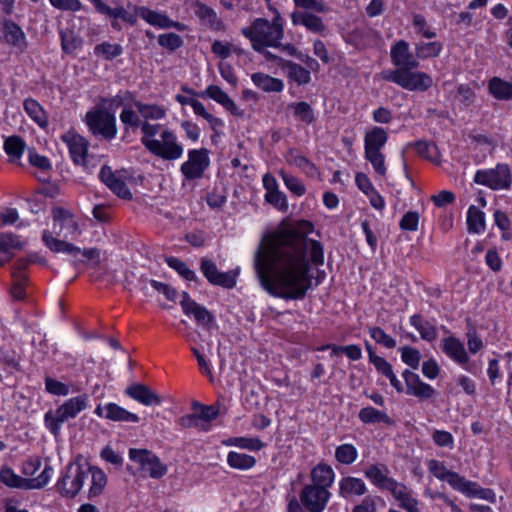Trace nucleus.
<instances>
[{"label": "nucleus", "instance_id": "obj_1", "mask_svg": "<svg viewBox=\"0 0 512 512\" xmlns=\"http://www.w3.org/2000/svg\"><path fill=\"white\" fill-rule=\"evenodd\" d=\"M298 228L278 230L267 244H261L254 255V268L261 286L272 296L303 299L311 288L310 262L324 263V250L317 240L308 239L313 224L301 221Z\"/></svg>", "mask_w": 512, "mask_h": 512}, {"label": "nucleus", "instance_id": "obj_2", "mask_svg": "<svg viewBox=\"0 0 512 512\" xmlns=\"http://www.w3.org/2000/svg\"><path fill=\"white\" fill-rule=\"evenodd\" d=\"M391 61L394 70L382 71V79L393 82L408 91H427L433 85L432 77L422 71H413L419 67L418 57L409 50V44L400 40L391 48Z\"/></svg>", "mask_w": 512, "mask_h": 512}, {"label": "nucleus", "instance_id": "obj_3", "mask_svg": "<svg viewBox=\"0 0 512 512\" xmlns=\"http://www.w3.org/2000/svg\"><path fill=\"white\" fill-rule=\"evenodd\" d=\"M88 478L90 479L88 498L100 496L107 485V476L102 469L91 465L69 464L65 474L57 482V489L62 496L73 498L80 492Z\"/></svg>", "mask_w": 512, "mask_h": 512}, {"label": "nucleus", "instance_id": "obj_4", "mask_svg": "<svg viewBox=\"0 0 512 512\" xmlns=\"http://www.w3.org/2000/svg\"><path fill=\"white\" fill-rule=\"evenodd\" d=\"M242 34L250 40L252 48L263 52L266 47H279L284 37V20L275 10L272 21L265 18H256L249 26L241 30Z\"/></svg>", "mask_w": 512, "mask_h": 512}, {"label": "nucleus", "instance_id": "obj_5", "mask_svg": "<svg viewBox=\"0 0 512 512\" xmlns=\"http://www.w3.org/2000/svg\"><path fill=\"white\" fill-rule=\"evenodd\" d=\"M88 406V396L78 395L65 401L55 412L49 411L45 414V425L49 431L57 436L60 432V425L69 419L75 418Z\"/></svg>", "mask_w": 512, "mask_h": 512}, {"label": "nucleus", "instance_id": "obj_6", "mask_svg": "<svg viewBox=\"0 0 512 512\" xmlns=\"http://www.w3.org/2000/svg\"><path fill=\"white\" fill-rule=\"evenodd\" d=\"M42 240L45 245L55 253H65L74 258L73 264L76 266L80 263H84L83 260L78 259V255H82L89 261H92L95 266L100 264L101 252L97 248L81 249L72 243L60 240L52 236L51 232L45 230L42 235Z\"/></svg>", "mask_w": 512, "mask_h": 512}, {"label": "nucleus", "instance_id": "obj_7", "mask_svg": "<svg viewBox=\"0 0 512 512\" xmlns=\"http://www.w3.org/2000/svg\"><path fill=\"white\" fill-rule=\"evenodd\" d=\"M85 123L93 135L101 136L105 140L110 141L117 135L116 118L113 113L105 109L88 111L85 115Z\"/></svg>", "mask_w": 512, "mask_h": 512}, {"label": "nucleus", "instance_id": "obj_8", "mask_svg": "<svg viewBox=\"0 0 512 512\" xmlns=\"http://www.w3.org/2000/svg\"><path fill=\"white\" fill-rule=\"evenodd\" d=\"M146 149L151 154L168 161L181 158L184 152L183 145L178 141L176 134L169 129L163 130L156 141H149Z\"/></svg>", "mask_w": 512, "mask_h": 512}, {"label": "nucleus", "instance_id": "obj_9", "mask_svg": "<svg viewBox=\"0 0 512 512\" xmlns=\"http://www.w3.org/2000/svg\"><path fill=\"white\" fill-rule=\"evenodd\" d=\"M474 181L492 190H507L512 184L510 167L507 164H497L492 169L478 170Z\"/></svg>", "mask_w": 512, "mask_h": 512}, {"label": "nucleus", "instance_id": "obj_10", "mask_svg": "<svg viewBox=\"0 0 512 512\" xmlns=\"http://www.w3.org/2000/svg\"><path fill=\"white\" fill-rule=\"evenodd\" d=\"M129 458L139 466L144 475L159 479L167 473V466L161 462L158 456L147 449L132 448L129 450Z\"/></svg>", "mask_w": 512, "mask_h": 512}, {"label": "nucleus", "instance_id": "obj_11", "mask_svg": "<svg viewBox=\"0 0 512 512\" xmlns=\"http://www.w3.org/2000/svg\"><path fill=\"white\" fill-rule=\"evenodd\" d=\"M209 164V151L206 148L193 149L188 152V159L182 163L180 170L186 180H195L203 176Z\"/></svg>", "mask_w": 512, "mask_h": 512}, {"label": "nucleus", "instance_id": "obj_12", "mask_svg": "<svg viewBox=\"0 0 512 512\" xmlns=\"http://www.w3.org/2000/svg\"><path fill=\"white\" fill-rule=\"evenodd\" d=\"M330 498L331 492L329 490L306 484L300 491L298 501L304 508L311 512H323Z\"/></svg>", "mask_w": 512, "mask_h": 512}, {"label": "nucleus", "instance_id": "obj_13", "mask_svg": "<svg viewBox=\"0 0 512 512\" xmlns=\"http://www.w3.org/2000/svg\"><path fill=\"white\" fill-rule=\"evenodd\" d=\"M54 221V232L63 237L64 239H75L80 235L78 223L74 219L73 214L61 207H56L52 210Z\"/></svg>", "mask_w": 512, "mask_h": 512}, {"label": "nucleus", "instance_id": "obj_14", "mask_svg": "<svg viewBox=\"0 0 512 512\" xmlns=\"http://www.w3.org/2000/svg\"><path fill=\"white\" fill-rule=\"evenodd\" d=\"M200 270L207 281L212 285L224 288H233L236 285V275L231 271L220 272L211 259L206 257L201 258Z\"/></svg>", "mask_w": 512, "mask_h": 512}, {"label": "nucleus", "instance_id": "obj_15", "mask_svg": "<svg viewBox=\"0 0 512 512\" xmlns=\"http://www.w3.org/2000/svg\"><path fill=\"white\" fill-rule=\"evenodd\" d=\"M61 139L67 145L72 161L76 165L86 167L89 149L88 140L73 131L63 134Z\"/></svg>", "mask_w": 512, "mask_h": 512}, {"label": "nucleus", "instance_id": "obj_16", "mask_svg": "<svg viewBox=\"0 0 512 512\" xmlns=\"http://www.w3.org/2000/svg\"><path fill=\"white\" fill-rule=\"evenodd\" d=\"M1 25L4 43L18 53H24L27 50L28 41L22 28L11 19H4Z\"/></svg>", "mask_w": 512, "mask_h": 512}, {"label": "nucleus", "instance_id": "obj_17", "mask_svg": "<svg viewBox=\"0 0 512 512\" xmlns=\"http://www.w3.org/2000/svg\"><path fill=\"white\" fill-rule=\"evenodd\" d=\"M180 305L183 312L188 316H193L198 325L209 328L213 323L214 316L204 306L196 303L187 292H183Z\"/></svg>", "mask_w": 512, "mask_h": 512}, {"label": "nucleus", "instance_id": "obj_18", "mask_svg": "<svg viewBox=\"0 0 512 512\" xmlns=\"http://www.w3.org/2000/svg\"><path fill=\"white\" fill-rule=\"evenodd\" d=\"M136 13L148 24L158 28H175L178 31L186 29L183 23L170 19L165 13H160L144 6L136 7Z\"/></svg>", "mask_w": 512, "mask_h": 512}, {"label": "nucleus", "instance_id": "obj_19", "mask_svg": "<svg viewBox=\"0 0 512 512\" xmlns=\"http://www.w3.org/2000/svg\"><path fill=\"white\" fill-rule=\"evenodd\" d=\"M402 376L406 384V393L415 396L419 399H429L434 396L435 389L421 381L419 375L406 369L403 371Z\"/></svg>", "mask_w": 512, "mask_h": 512}, {"label": "nucleus", "instance_id": "obj_20", "mask_svg": "<svg viewBox=\"0 0 512 512\" xmlns=\"http://www.w3.org/2000/svg\"><path fill=\"white\" fill-rule=\"evenodd\" d=\"M366 492L367 486L361 478L345 476L338 481V495L343 499L351 500L355 497H361Z\"/></svg>", "mask_w": 512, "mask_h": 512}, {"label": "nucleus", "instance_id": "obj_21", "mask_svg": "<svg viewBox=\"0 0 512 512\" xmlns=\"http://www.w3.org/2000/svg\"><path fill=\"white\" fill-rule=\"evenodd\" d=\"M99 177L101 181L109 187V189L116 194L118 197L123 199H131L132 193L127 187L125 181L114 174L112 169L108 166H103L101 168Z\"/></svg>", "mask_w": 512, "mask_h": 512}, {"label": "nucleus", "instance_id": "obj_22", "mask_svg": "<svg viewBox=\"0 0 512 512\" xmlns=\"http://www.w3.org/2000/svg\"><path fill=\"white\" fill-rule=\"evenodd\" d=\"M125 393L145 406H158L163 401L160 395L144 384H133L126 388Z\"/></svg>", "mask_w": 512, "mask_h": 512}, {"label": "nucleus", "instance_id": "obj_23", "mask_svg": "<svg viewBox=\"0 0 512 512\" xmlns=\"http://www.w3.org/2000/svg\"><path fill=\"white\" fill-rule=\"evenodd\" d=\"M443 352L453 361L463 366L466 370H470L465 365L469 362L468 353L464 344L456 337L449 336L442 340Z\"/></svg>", "mask_w": 512, "mask_h": 512}, {"label": "nucleus", "instance_id": "obj_24", "mask_svg": "<svg viewBox=\"0 0 512 512\" xmlns=\"http://www.w3.org/2000/svg\"><path fill=\"white\" fill-rule=\"evenodd\" d=\"M28 266L26 260H18L13 267L12 276V287L10 293L16 300H22L25 298V287L28 281L25 270Z\"/></svg>", "mask_w": 512, "mask_h": 512}, {"label": "nucleus", "instance_id": "obj_25", "mask_svg": "<svg viewBox=\"0 0 512 512\" xmlns=\"http://www.w3.org/2000/svg\"><path fill=\"white\" fill-rule=\"evenodd\" d=\"M202 96L213 99L236 117L241 118L244 116L243 110H241L229 95L217 85H209L202 93Z\"/></svg>", "mask_w": 512, "mask_h": 512}, {"label": "nucleus", "instance_id": "obj_26", "mask_svg": "<svg viewBox=\"0 0 512 512\" xmlns=\"http://www.w3.org/2000/svg\"><path fill=\"white\" fill-rule=\"evenodd\" d=\"M291 21L293 25L304 26L308 31L312 33L322 34L326 29L322 19L308 11L292 12Z\"/></svg>", "mask_w": 512, "mask_h": 512}, {"label": "nucleus", "instance_id": "obj_27", "mask_svg": "<svg viewBox=\"0 0 512 512\" xmlns=\"http://www.w3.org/2000/svg\"><path fill=\"white\" fill-rule=\"evenodd\" d=\"M310 477L311 483L309 485H315L317 488L329 490L334 482L335 472L330 465L318 463L311 469Z\"/></svg>", "mask_w": 512, "mask_h": 512}, {"label": "nucleus", "instance_id": "obj_28", "mask_svg": "<svg viewBox=\"0 0 512 512\" xmlns=\"http://www.w3.org/2000/svg\"><path fill=\"white\" fill-rule=\"evenodd\" d=\"M251 80L256 87L264 92L279 93L284 89V82L281 79L274 78L262 72L253 73Z\"/></svg>", "mask_w": 512, "mask_h": 512}, {"label": "nucleus", "instance_id": "obj_29", "mask_svg": "<svg viewBox=\"0 0 512 512\" xmlns=\"http://www.w3.org/2000/svg\"><path fill=\"white\" fill-rule=\"evenodd\" d=\"M388 140L386 131L378 126L373 127L367 131L364 137V152L365 151H381Z\"/></svg>", "mask_w": 512, "mask_h": 512}, {"label": "nucleus", "instance_id": "obj_30", "mask_svg": "<svg viewBox=\"0 0 512 512\" xmlns=\"http://www.w3.org/2000/svg\"><path fill=\"white\" fill-rule=\"evenodd\" d=\"M364 474L375 486L382 490H386L394 480L388 476L389 470L384 465H371L365 470Z\"/></svg>", "mask_w": 512, "mask_h": 512}, {"label": "nucleus", "instance_id": "obj_31", "mask_svg": "<svg viewBox=\"0 0 512 512\" xmlns=\"http://www.w3.org/2000/svg\"><path fill=\"white\" fill-rule=\"evenodd\" d=\"M195 14L201 20L202 24L213 30H220L223 27L222 21L218 18L214 9L204 3H195Z\"/></svg>", "mask_w": 512, "mask_h": 512}, {"label": "nucleus", "instance_id": "obj_32", "mask_svg": "<svg viewBox=\"0 0 512 512\" xmlns=\"http://www.w3.org/2000/svg\"><path fill=\"white\" fill-rule=\"evenodd\" d=\"M104 410V417L109 420L131 423L139 422V417L136 414L129 412L115 403H108L104 406Z\"/></svg>", "mask_w": 512, "mask_h": 512}, {"label": "nucleus", "instance_id": "obj_33", "mask_svg": "<svg viewBox=\"0 0 512 512\" xmlns=\"http://www.w3.org/2000/svg\"><path fill=\"white\" fill-rule=\"evenodd\" d=\"M488 90L497 100H512V83L502 80L499 77H493L490 79Z\"/></svg>", "mask_w": 512, "mask_h": 512}, {"label": "nucleus", "instance_id": "obj_34", "mask_svg": "<svg viewBox=\"0 0 512 512\" xmlns=\"http://www.w3.org/2000/svg\"><path fill=\"white\" fill-rule=\"evenodd\" d=\"M410 323L419 332L423 340L431 342L437 338L436 327L421 315L415 314L411 316Z\"/></svg>", "mask_w": 512, "mask_h": 512}, {"label": "nucleus", "instance_id": "obj_35", "mask_svg": "<svg viewBox=\"0 0 512 512\" xmlns=\"http://www.w3.org/2000/svg\"><path fill=\"white\" fill-rule=\"evenodd\" d=\"M24 110L28 116L40 127L45 128L48 125V117L40 103L32 98H28L23 103Z\"/></svg>", "mask_w": 512, "mask_h": 512}, {"label": "nucleus", "instance_id": "obj_36", "mask_svg": "<svg viewBox=\"0 0 512 512\" xmlns=\"http://www.w3.org/2000/svg\"><path fill=\"white\" fill-rule=\"evenodd\" d=\"M467 228L470 233L480 234L485 231V214L479 208L471 205L467 212Z\"/></svg>", "mask_w": 512, "mask_h": 512}, {"label": "nucleus", "instance_id": "obj_37", "mask_svg": "<svg viewBox=\"0 0 512 512\" xmlns=\"http://www.w3.org/2000/svg\"><path fill=\"white\" fill-rule=\"evenodd\" d=\"M134 106L143 118V121L160 120L166 116V109L157 104H146L141 101H135Z\"/></svg>", "mask_w": 512, "mask_h": 512}, {"label": "nucleus", "instance_id": "obj_38", "mask_svg": "<svg viewBox=\"0 0 512 512\" xmlns=\"http://www.w3.org/2000/svg\"><path fill=\"white\" fill-rule=\"evenodd\" d=\"M358 417L365 424L385 423L392 424V419L386 412L375 409L374 407H364L359 411Z\"/></svg>", "mask_w": 512, "mask_h": 512}, {"label": "nucleus", "instance_id": "obj_39", "mask_svg": "<svg viewBox=\"0 0 512 512\" xmlns=\"http://www.w3.org/2000/svg\"><path fill=\"white\" fill-rule=\"evenodd\" d=\"M0 483L10 488L28 489V479L17 475L8 466H2L0 469Z\"/></svg>", "mask_w": 512, "mask_h": 512}, {"label": "nucleus", "instance_id": "obj_40", "mask_svg": "<svg viewBox=\"0 0 512 512\" xmlns=\"http://www.w3.org/2000/svg\"><path fill=\"white\" fill-rule=\"evenodd\" d=\"M227 464L233 469L249 470L255 466L256 459L249 454L230 451L227 455Z\"/></svg>", "mask_w": 512, "mask_h": 512}, {"label": "nucleus", "instance_id": "obj_41", "mask_svg": "<svg viewBox=\"0 0 512 512\" xmlns=\"http://www.w3.org/2000/svg\"><path fill=\"white\" fill-rule=\"evenodd\" d=\"M283 67L287 70L288 77L298 85H306L311 81L310 72L300 64L285 61Z\"/></svg>", "mask_w": 512, "mask_h": 512}, {"label": "nucleus", "instance_id": "obj_42", "mask_svg": "<svg viewBox=\"0 0 512 512\" xmlns=\"http://www.w3.org/2000/svg\"><path fill=\"white\" fill-rule=\"evenodd\" d=\"M226 446H236L251 451L261 450L264 446L259 438L252 437H230L222 442Z\"/></svg>", "mask_w": 512, "mask_h": 512}, {"label": "nucleus", "instance_id": "obj_43", "mask_svg": "<svg viewBox=\"0 0 512 512\" xmlns=\"http://www.w3.org/2000/svg\"><path fill=\"white\" fill-rule=\"evenodd\" d=\"M61 47L65 53L72 54L82 46V39L72 30L60 31Z\"/></svg>", "mask_w": 512, "mask_h": 512}, {"label": "nucleus", "instance_id": "obj_44", "mask_svg": "<svg viewBox=\"0 0 512 512\" xmlns=\"http://www.w3.org/2000/svg\"><path fill=\"white\" fill-rule=\"evenodd\" d=\"M289 108L293 109V115L303 123L310 125L315 121L314 110L309 103L295 102L289 104Z\"/></svg>", "mask_w": 512, "mask_h": 512}, {"label": "nucleus", "instance_id": "obj_45", "mask_svg": "<svg viewBox=\"0 0 512 512\" xmlns=\"http://www.w3.org/2000/svg\"><path fill=\"white\" fill-rule=\"evenodd\" d=\"M286 160L289 164L300 168L307 174H313L316 171L315 165L295 149H290L288 151Z\"/></svg>", "mask_w": 512, "mask_h": 512}, {"label": "nucleus", "instance_id": "obj_46", "mask_svg": "<svg viewBox=\"0 0 512 512\" xmlns=\"http://www.w3.org/2000/svg\"><path fill=\"white\" fill-rule=\"evenodd\" d=\"M442 44L440 42H419L415 45L416 56L419 59H428L437 57L442 51Z\"/></svg>", "mask_w": 512, "mask_h": 512}, {"label": "nucleus", "instance_id": "obj_47", "mask_svg": "<svg viewBox=\"0 0 512 512\" xmlns=\"http://www.w3.org/2000/svg\"><path fill=\"white\" fill-rule=\"evenodd\" d=\"M123 53V48L120 44L103 42L94 47V54L98 57H103L106 60H112Z\"/></svg>", "mask_w": 512, "mask_h": 512}, {"label": "nucleus", "instance_id": "obj_48", "mask_svg": "<svg viewBox=\"0 0 512 512\" xmlns=\"http://www.w3.org/2000/svg\"><path fill=\"white\" fill-rule=\"evenodd\" d=\"M167 265L177 271V273L183 277L187 281H197L198 277L195 272L191 270L187 264L176 257H167L166 258Z\"/></svg>", "mask_w": 512, "mask_h": 512}, {"label": "nucleus", "instance_id": "obj_49", "mask_svg": "<svg viewBox=\"0 0 512 512\" xmlns=\"http://www.w3.org/2000/svg\"><path fill=\"white\" fill-rule=\"evenodd\" d=\"M358 456L356 447L352 444H342L335 450L336 460L344 465L352 464Z\"/></svg>", "mask_w": 512, "mask_h": 512}, {"label": "nucleus", "instance_id": "obj_50", "mask_svg": "<svg viewBox=\"0 0 512 512\" xmlns=\"http://www.w3.org/2000/svg\"><path fill=\"white\" fill-rule=\"evenodd\" d=\"M4 150L12 160L20 159L25 150V143L19 136H10L4 142Z\"/></svg>", "mask_w": 512, "mask_h": 512}, {"label": "nucleus", "instance_id": "obj_51", "mask_svg": "<svg viewBox=\"0 0 512 512\" xmlns=\"http://www.w3.org/2000/svg\"><path fill=\"white\" fill-rule=\"evenodd\" d=\"M139 113L135 111L131 105H124L122 112L120 113V120L124 124L125 130H129L130 128L136 129L139 128L142 120Z\"/></svg>", "mask_w": 512, "mask_h": 512}, {"label": "nucleus", "instance_id": "obj_52", "mask_svg": "<svg viewBox=\"0 0 512 512\" xmlns=\"http://www.w3.org/2000/svg\"><path fill=\"white\" fill-rule=\"evenodd\" d=\"M365 159L369 161L374 171L381 177H385L387 173L385 165V156L381 151H365Z\"/></svg>", "mask_w": 512, "mask_h": 512}, {"label": "nucleus", "instance_id": "obj_53", "mask_svg": "<svg viewBox=\"0 0 512 512\" xmlns=\"http://www.w3.org/2000/svg\"><path fill=\"white\" fill-rule=\"evenodd\" d=\"M445 482H447L454 490L461 492L465 496L467 495L469 487L473 486L472 481L467 480L465 477L454 471H451L450 474L447 475Z\"/></svg>", "mask_w": 512, "mask_h": 512}, {"label": "nucleus", "instance_id": "obj_54", "mask_svg": "<svg viewBox=\"0 0 512 512\" xmlns=\"http://www.w3.org/2000/svg\"><path fill=\"white\" fill-rule=\"evenodd\" d=\"M158 43L161 47L173 52L183 45V39L180 35L170 32L159 35Z\"/></svg>", "mask_w": 512, "mask_h": 512}, {"label": "nucleus", "instance_id": "obj_55", "mask_svg": "<svg viewBox=\"0 0 512 512\" xmlns=\"http://www.w3.org/2000/svg\"><path fill=\"white\" fill-rule=\"evenodd\" d=\"M369 334L371 338L378 344L383 345L388 349H392L396 347V340L388 335L382 328L380 327H371L369 328Z\"/></svg>", "mask_w": 512, "mask_h": 512}, {"label": "nucleus", "instance_id": "obj_56", "mask_svg": "<svg viewBox=\"0 0 512 512\" xmlns=\"http://www.w3.org/2000/svg\"><path fill=\"white\" fill-rule=\"evenodd\" d=\"M401 359L405 364L416 369L419 366L421 354L419 350L415 348L404 346L401 348Z\"/></svg>", "mask_w": 512, "mask_h": 512}, {"label": "nucleus", "instance_id": "obj_57", "mask_svg": "<svg viewBox=\"0 0 512 512\" xmlns=\"http://www.w3.org/2000/svg\"><path fill=\"white\" fill-rule=\"evenodd\" d=\"M141 132L143 134L141 138L142 145L146 148L149 141H156V134L159 132L160 125L159 124H150L148 121H142L140 127Z\"/></svg>", "mask_w": 512, "mask_h": 512}, {"label": "nucleus", "instance_id": "obj_58", "mask_svg": "<svg viewBox=\"0 0 512 512\" xmlns=\"http://www.w3.org/2000/svg\"><path fill=\"white\" fill-rule=\"evenodd\" d=\"M432 440L438 447H445L453 449L454 437L452 434L445 430L435 429L432 433Z\"/></svg>", "mask_w": 512, "mask_h": 512}, {"label": "nucleus", "instance_id": "obj_59", "mask_svg": "<svg viewBox=\"0 0 512 512\" xmlns=\"http://www.w3.org/2000/svg\"><path fill=\"white\" fill-rule=\"evenodd\" d=\"M428 471L438 480L445 481L451 470L447 469L443 462L435 459L427 461Z\"/></svg>", "mask_w": 512, "mask_h": 512}, {"label": "nucleus", "instance_id": "obj_60", "mask_svg": "<svg viewBox=\"0 0 512 512\" xmlns=\"http://www.w3.org/2000/svg\"><path fill=\"white\" fill-rule=\"evenodd\" d=\"M45 388L47 392L53 395L66 396L69 394L68 385L51 377L45 378Z\"/></svg>", "mask_w": 512, "mask_h": 512}, {"label": "nucleus", "instance_id": "obj_61", "mask_svg": "<svg viewBox=\"0 0 512 512\" xmlns=\"http://www.w3.org/2000/svg\"><path fill=\"white\" fill-rule=\"evenodd\" d=\"M195 406L199 407L200 411L197 413V416L203 427H207L209 429L210 422L216 418L218 411L214 406H205L195 404Z\"/></svg>", "mask_w": 512, "mask_h": 512}, {"label": "nucleus", "instance_id": "obj_62", "mask_svg": "<svg viewBox=\"0 0 512 512\" xmlns=\"http://www.w3.org/2000/svg\"><path fill=\"white\" fill-rule=\"evenodd\" d=\"M467 497H477L480 499L487 500L491 503L495 502V493L491 489H486L480 487L477 483L473 482V486L469 487V490L467 492Z\"/></svg>", "mask_w": 512, "mask_h": 512}, {"label": "nucleus", "instance_id": "obj_63", "mask_svg": "<svg viewBox=\"0 0 512 512\" xmlns=\"http://www.w3.org/2000/svg\"><path fill=\"white\" fill-rule=\"evenodd\" d=\"M280 174H281V177H282L286 187L291 192H293L297 196H301L305 193V186L296 177L289 175L283 171H281Z\"/></svg>", "mask_w": 512, "mask_h": 512}, {"label": "nucleus", "instance_id": "obj_64", "mask_svg": "<svg viewBox=\"0 0 512 512\" xmlns=\"http://www.w3.org/2000/svg\"><path fill=\"white\" fill-rule=\"evenodd\" d=\"M265 199L268 203L272 204L280 210H286L288 208L286 196L278 189L266 192Z\"/></svg>", "mask_w": 512, "mask_h": 512}]
</instances>
